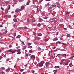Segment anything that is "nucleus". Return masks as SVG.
I'll return each instance as SVG.
<instances>
[{
	"mask_svg": "<svg viewBox=\"0 0 74 74\" xmlns=\"http://www.w3.org/2000/svg\"><path fill=\"white\" fill-rule=\"evenodd\" d=\"M55 68L56 69H58V68H59V66H55Z\"/></svg>",
	"mask_w": 74,
	"mask_h": 74,
	"instance_id": "nucleus-30",
	"label": "nucleus"
},
{
	"mask_svg": "<svg viewBox=\"0 0 74 74\" xmlns=\"http://www.w3.org/2000/svg\"><path fill=\"white\" fill-rule=\"evenodd\" d=\"M26 56L28 57V54L27 53H25V54Z\"/></svg>",
	"mask_w": 74,
	"mask_h": 74,
	"instance_id": "nucleus-40",
	"label": "nucleus"
},
{
	"mask_svg": "<svg viewBox=\"0 0 74 74\" xmlns=\"http://www.w3.org/2000/svg\"><path fill=\"white\" fill-rule=\"evenodd\" d=\"M38 36H42V34H41V33H39L38 34Z\"/></svg>",
	"mask_w": 74,
	"mask_h": 74,
	"instance_id": "nucleus-22",
	"label": "nucleus"
},
{
	"mask_svg": "<svg viewBox=\"0 0 74 74\" xmlns=\"http://www.w3.org/2000/svg\"><path fill=\"white\" fill-rule=\"evenodd\" d=\"M74 56H72L71 57V59H73V58H74Z\"/></svg>",
	"mask_w": 74,
	"mask_h": 74,
	"instance_id": "nucleus-54",
	"label": "nucleus"
},
{
	"mask_svg": "<svg viewBox=\"0 0 74 74\" xmlns=\"http://www.w3.org/2000/svg\"><path fill=\"white\" fill-rule=\"evenodd\" d=\"M27 22L29 24V22H30V20H29V19H27Z\"/></svg>",
	"mask_w": 74,
	"mask_h": 74,
	"instance_id": "nucleus-25",
	"label": "nucleus"
},
{
	"mask_svg": "<svg viewBox=\"0 0 74 74\" xmlns=\"http://www.w3.org/2000/svg\"><path fill=\"white\" fill-rule=\"evenodd\" d=\"M1 9H2V10H3V11H4V8H3V7H1Z\"/></svg>",
	"mask_w": 74,
	"mask_h": 74,
	"instance_id": "nucleus-50",
	"label": "nucleus"
},
{
	"mask_svg": "<svg viewBox=\"0 0 74 74\" xmlns=\"http://www.w3.org/2000/svg\"><path fill=\"white\" fill-rule=\"evenodd\" d=\"M67 37H70V34L67 35Z\"/></svg>",
	"mask_w": 74,
	"mask_h": 74,
	"instance_id": "nucleus-38",
	"label": "nucleus"
},
{
	"mask_svg": "<svg viewBox=\"0 0 74 74\" xmlns=\"http://www.w3.org/2000/svg\"><path fill=\"white\" fill-rule=\"evenodd\" d=\"M27 47V46H24L23 47L22 49H25Z\"/></svg>",
	"mask_w": 74,
	"mask_h": 74,
	"instance_id": "nucleus-8",
	"label": "nucleus"
},
{
	"mask_svg": "<svg viewBox=\"0 0 74 74\" xmlns=\"http://www.w3.org/2000/svg\"><path fill=\"white\" fill-rule=\"evenodd\" d=\"M32 23H33V22H36V21H35V20H34V19H32Z\"/></svg>",
	"mask_w": 74,
	"mask_h": 74,
	"instance_id": "nucleus-18",
	"label": "nucleus"
},
{
	"mask_svg": "<svg viewBox=\"0 0 74 74\" xmlns=\"http://www.w3.org/2000/svg\"><path fill=\"white\" fill-rule=\"evenodd\" d=\"M5 3L6 4H8L9 3V2L8 1H7L5 2Z\"/></svg>",
	"mask_w": 74,
	"mask_h": 74,
	"instance_id": "nucleus-49",
	"label": "nucleus"
},
{
	"mask_svg": "<svg viewBox=\"0 0 74 74\" xmlns=\"http://www.w3.org/2000/svg\"><path fill=\"white\" fill-rule=\"evenodd\" d=\"M32 25H33V26H35V25H36V24H32Z\"/></svg>",
	"mask_w": 74,
	"mask_h": 74,
	"instance_id": "nucleus-63",
	"label": "nucleus"
},
{
	"mask_svg": "<svg viewBox=\"0 0 74 74\" xmlns=\"http://www.w3.org/2000/svg\"><path fill=\"white\" fill-rule=\"evenodd\" d=\"M38 49H39V50H41V48L40 47H38Z\"/></svg>",
	"mask_w": 74,
	"mask_h": 74,
	"instance_id": "nucleus-46",
	"label": "nucleus"
},
{
	"mask_svg": "<svg viewBox=\"0 0 74 74\" xmlns=\"http://www.w3.org/2000/svg\"><path fill=\"white\" fill-rule=\"evenodd\" d=\"M65 19H69V17L68 16H67L65 17Z\"/></svg>",
	"mask_w": 74,
	"mask_h": 74,
	"instance_id": "nucleus-48",
	"label": "nucleus"
},
{
	"mask_svg": "<svg viewBox=\"0 0 74 74\" xmlns=\"http://www.w3.org/2000/svg\"><path fill=\"white\" fill-rule=\"evenodd\" d=\"M39 20H40V21H43V20H42V18H39Z\"/></svg>",
	"mask_w": 74,
	"mask_h": 74,
	"instance_id": "nucleus-61",
	"label": "nucleus"
},
{
	"mask_svg": "<svg viewBox=\"0 0 74 74\" xmlns=\"http://www.w3.org/2000/svg\"><path fill=\"white\" fill-rule=\"evenodd\" d=\"M29 53H32L33 52V51L32 50H29Z\"/></svg>",
	"mask_w": 74,
	"mask_h": 74,
	"instance_id": "nucleus-44",
	"label": "nucleus"
},
{
	"mask_svg": "<svg viewBox=\"0 0 74 74\" xmlns=\"http://www.w3.org/2000/svg\"><path fill=\"white\" fill-rule=\"evenodd\" d=\"M10 7L11 5H8V10H10Z\"/></svg>",
	"mask_w": 74,
	"mask_h": 74,
	"instance_id": "nucleus-27",
	"label": "nucleus"
},
{
	"mask_svg": "<svg viewBox=\"0 0 74 74\" xmlns=\"http://www.w3.org/2000/svg\"><path fill=\"white\" fill-rule=\"evenodd\" d=\"M24 0H19V2H22Z\"/></svg>",
	"mask_w": 74,
	"mask_h": 74,
	"instance_id": "nucleus-42",
	"label": "nucleus"
},
{
	"mask_svg": "<svg viewBox=\"0 0 74 74\" xmlns=\"http://www.w3.org/2000/svg\"><path fill=\"white\" fill-rule=\"evenodd\" d=\"M61 44H62V45H65V46H66V44L64 43H62Z\"/></svg>",
	"mask_w": 74,
	"mask_h": 74,
	"instance_id": "nucleus-36",
	"label": "nucleus"
},
{
	"mask_svg": "<svg viewBox=\"0 0 74 74\" xmlns=\"http://www.w3.org/2000/svg\"><path fill=\"white\" fill-rule=\"evenodd\" d=\"M58 44H61V42L58 41L56 43V44L57 45Z\"/></svg>",
	"mask_w": 74,
	"mask_h": 74,
	"instance_id": "nucleus-17",
	"label": "nucleus"
},
{
	"mask_svg": "<svg viewBox=\"0 0 74 74\" xmlns=\"http://www.w3.org/2000/svg\"><path fill=\"white\" fill-rule=\"evenodd\" d=\"M16 51H17V52H18L17 53V54L18 55H19V54H21V52L20 51H21V49H19L18 50H16Z\"/></svg>",
	"mask_w": 74,
	"mask_h": 74,
	"instance_id": "nucleus-4",
	"label": "nucleus"
},
{
	"mask_svg": "<svg viewBox=\"0 0 74 74\" xmlns=\"http://www.w3.org/2000/svg\"><path fill=\"white\" fill-rule=\"evenodd\" d=\"M61 56H66V54H61Z\"/></svg>",
	"mask_w": 74,
	"mask_h": 74,
	"instance_id": "nucleus-21",
	"label": "nucleus"
},
{
	"mask_svg": "<svg viewBox=\"0 0 74 74\" xmlns=\"http://www.w3.org/2000/svg\"><path fill=\"white\" fill-rule=\"evenodd\" d=\"M10 69L9 68H8L7 69H6V72H9V71H10Z\"/></svg>",
	"mask_w": 74,
	"mask_h": 74,
	"instance_id": "nucleus-14",
	"label": "nucleus"
},
{
	"mask_svg": "<svg viewBox=\"0 0 74 74\" xmlns=\"http://www.w3.org/2000/svg\"><path fill=\"white\" fill-rule=\"evenodd\" d=\"M23 8H24V6L23 5L21 7V9H20L21 11H22L23 10Z\"/></svg>",
	"mask_w": 74,
	"mask_h": 74,
	"instance_id": "nucleus-9",
	"label": "nucleus"
},
{
	"mask_svg": "<svg viewBox=\"0 0 74 74\" xmlns=\"http://www.w3.org/2000/svg\"><path fill=\"white\" fill-rule=\"evenodd\" d=\"M37 26H38V27H40V26H41V24H40V23H38L37 25Z\"/></svg>",
	"mask_w": 74,
	"mask_h": 74,
	"instance_id": "nucleus-28",
	"label": "nucleus"
},
{
	"mask_svg": "<svg viewBox=\"0 0 74 74\" xmlns=\"http://www.w3.org/2000/svg\"><path fill=\"white\" fill-rule=\"evenodd\" d=\"M21 11V10L20 9L17 8L15 10V12L16 13H18L19 12H20V11Z\"/></svg>",
	"mask_w": 74,
	"mask_h": 74,
	"instance_id": "nucleus-3",
	"label": "nucleus"
},
{
	"mask_svg": "<svg viewBox=\"0 0 74 74\" xmlns=\"http://www.w3.org/2000/svg\"><path fill=\"white\" fill-rule=\"evenodd\" d=\"M8 10H5V14H7V13H8Z\"/></svg>",
	"mask_w": 74,
	"mask_h": 74,
	"instance_id": "nucleus-11",
	"label": "nucleus"
},
{
	"mask_svg": "<svg viewBox=\"0 0 74 74\" xmlns=\"http://www.w3.org/2000/svg\"><path fill=\"white\" fill-rule=\"evenodd\" d=\"M52 7H50L48 8V10H50L51 9H52Z\"/></svg>",
	"mask_w": 74,
	"mask_h": 74,
	"instance_id": "nucleus-23",
	"label": "nucleus"
},
{
	"mask_svg": "<svg viewBox=\"0 0 74 74\" xmlns=\"http://www.w3.org/2000/svg\"><path fill=\"white\" fill-rule=\"evenodd\" d=\"M12 52V50L11 49L8 50V52Z\"/></svg>",
	"mask_w": 74,
	"mask_h": 74,
	"instance_id": "nucleus-35",
	"label": "nucleus"
},
{
	"mask_svg": "<svg viewBox=\"0 0 74 74\" xmlns=\"http://www.w3.org/2000/svg\"><path fill=\"white\" fill-rule=\"evenodd\" d=\"M13 21L14 22H17V20H16V19L15 18L13 19Z\"/></svg>",
	"mask_w": 74,
	"mask_h": 74,
	"instance_id": "nucleus-16",
	"label": "nucleus"
},
{
	"mask_svg": "<svg viewBox=\"0 0 74 74\" xmlns=\"http://www.w3.org/2000/svg\"><path fill=\"white\" fill-rule=\"evenodd\" d=\"M36 60L38 62H39L40 61V59H39V58H37Z\"/></svg>",
	"mask_w": 74,
	"mask_h": 74,
	"instance_id": "nucleus-52",
	"label": "nucleus"
},
{
	"mask_svg": "<svg viewBox=\"0 0 74 74\" xmlns=\"http://www.w3.org/2000/svg\"><path fill=\"white\" fill-rule=\"evenodd\" d=\"M49 5V3H48L47 4H45V7H47V6H48V5Z\"/></svg>",
	"mask_w": 74,
	"mask_h": 74,
	"instance_id": "nucleus-15",
	"label": "nucleus"
},
{
	"mask_svg": "<svg viewBox=\"0 0 74 74\" xmlns=\"http://www.w3.org/2000/svg\"><path fill=\"white\" fill-rule=\"evenodd\" d=\"M60 55H61V54H58L56 56V58H57V57L58 56H60Z\"/></svg>",
	"mask_w": 74,
	"mask_h": 74,
	"instance_id": "nucleus-59",
	"label": "nucleus"
},
{
	"mask_svg": "<svg viewBox=\"0 0 74 74\" xmlns=\"http://www.w3.org/2000/svg\"><path fill=\"white\" fill-rule=\"evenodd\" d=\"M23 71V70L22 69H21L20 70V71H21V72H22Z\"/></svg>",
	"mask_w": 74,
	"mask_h": 74,
	"instance_id": "nucleus-62",
	"label": "nucleus"
},
{
	"mask_svg": "<svg viewBox=\"0 0 74 74\" xmlns=\"http://www.w3.org/2000/svg\"><path fill=\"white\" fill-rule=\"evenodd\" d=\"M24 29H27V27H25Z\"/></svg>",
	"mask_w": 74,
	"mask_h": 74,
	"instance_id": "nucleus-64",
	"label": "nucleus"
},
{
	"mask_svg": "<svg viewBox=\"0 0 74 74\" xmlns=\"http://www.w3.org/2000/svg\"><path fill=\"white\" fill-rule=\"evenodd\" d=\"M43 1V0H40L39 1V2L38 3V4H40L42 1Z\"/></svg>",
	"mask_w": 74,
	"mask_h": 74,
	"instance_id": "nucleus-12",
	"label": "nucleus"
},
{
	"mask_svg": "<svg viewBox=\"0 0 74 74\" xmlns=\"http://www.w3.org/2000/svg\"><path fill=\"white\" fill-rule=\"evenodd\" d=\"M3 22H4V23H2V24H4V23H5V21L4 20Z\"/></svg>",
	"mask_w": 74,
	"mask_h": 74,
	"instance_id": "nucleus-55",
	"label": "nucleus"
},
{
	"mask_svg": "<svg viewBox=\"0 0 74 74\" xmlns=\"http://www.w3.org/2000/svg\"><path fill=\"white\" fill-rule=\"evenodd\" d=\"M1 69H5V68H4V67H2L1 68Z\"/></svg>",
	"mask_w": 74,
	"mask_h": 74,
	"instance_id": "nucleus-60",
	"label": "nucleus"
},
{
	"mask_svg": "<svg viewBox=\"0 0 74 74\" xmlns=\"http://www.w3.org/2000/svg\"><path fill=\"white\" fill-rule=\"evenodd\" d=\"M29 3H30V2H27L26 4L27 5H29Z\"/></svg>",
	"mask_w": 74,
	"mask_h": 74,
	"instance_id": "nucleus-47",
	"label": "nucleus"
},
{
	"mask_svg": "<svg viewBox=\"0 0 74 74\" xmlns=\"http://www.w3.org/2000/svg\"><path fill=\"white\" fill-rule=\"evenodd\" d=\"M49 21L50 23H52V22L53 21H52V20H51V18L49 20Z\"/></svg>",
	"mask_w": 74,
	"mask_h": 74,
	"instance_id": "nucleus-29",
	"label": "nucleus"
},
{
	"mask_svg": "<svg viewBox=\"0 0 74 74\" xmlns=\"http://www.w3.org/2000/svg\"><path fill=\"white\" fill-rule=\"evenodd\" d=\"M42 16H44L45 15V13H42Z\"/></svg>",
	"mask_w": 74,
	"mask_h": 74,
	"instance_id": "nucleus-43",
	"label": "nucleus"
},
{
	"mask_svg": "<svg viewBox=\"0 0 74 74\" xmlns=\"http://www.w3.org/2000/svg\"><path fill=\"white\" fill-rule=\"evenodd\" d=\"M51 55H52V52L51 51L49 52V56H50Z\"/></svg>",
	"mask_w": 74,
	"mask_h": 74,
	"instance_id": "nucleus-34",
	"label": "nucleus"
},
{
	"mask_svg": "<svg viewBox=\"0 0 74 74\" xmlns=\"http://www.w3.org/2000/svg\"><path fill=\"white\" fill-rule=\"evenodd\" d=\"M16 50L12 51V53H15V52H16Z\"/></svg>",
	"mask_w": 74,
	"mask_h": 74,
	"instance_id": "nucleus-32",
	"label": "nucleus"
},
{
	"mask_svg": "<svg viewBox=\"0 0 74 74\" xmlns=\"http://www.w3.org/2000/svg\"><path fill=\"white\" fill-rule=\"evenodd\" d=\"M60 22H63V20L62 19H61L60 20Z\"/></svg>",
	"mask_w": 74,
	"mask_h": 74,
	"instance_id": "nucleus-20",
	"label": "nucleus"
},
{
	"mask_svg": "<svg viewBox=\"0 0 74 74\" xmlns=\"http://www.w3.org/2000/svg\"><path fill=\"white\" fill-rule=\"evenodd\" d=\"M53 72L54 73V74H55V73L57 72V71H56V70H55L53 71Z\"/></svg>",
	"mask_w": 74,
	"mask_h": 74,
	"instance_id": "nucleus-26",
	"label": "nucleus"
},
{
	"mask_svg": "<svg viewBox=\"0 0 74 74\" xmlns=\"http://www.w3.org/2000/svg\"><path fill=\"white\" fill-rule=\"evenodd\" d=\"M43 19H48V17L45 16L44 17H43Z\"/></svg>",
	"mask_w": 74,
	"mask_h": 74,
	"instance_id": "nucleus-24",
	"label": "nucleus"
},
{
	"mask_svg": "<svg viewBox=\"0 0 74 74\" xmlns=\"http://www.w3.org/2000/svg\"><path fill=\"white\" fill-rule=\"evenodd\" d=\"M33 8H37V6L35 5H34L33 7Z\"/></svg>",
	"mask_w": 74,
	"mask_h": 74,
	"instance_id": "nucleus-37",
	"label": "nucleus"
},
{
	"mask_svg": "<svg viewBox=\"0 0 74 74\" xmlns=\"http://www.w3.org/2000/svg\"><path fill=\"white\" fill-rule=\"evenodd\" d=\"M53 58H55V54L53 55Z\"/></svg>",
	"mask_w": 74,
	"mask_h": 74,
	"instance_id": "nucleus-58",
	"label": "nucleus"
},
{
	"mask_svg": "<svg viewBox=\"0 0 74 74\" xmlns=\"http://www.w3.org/2000/svg\"><path fill=\"white\" fill-rule=\"evenodd\" d=\"M29 48H33V47H32V46H29L28 47Z\"/></svg>",
	"mask_w": 74,
	"mask_h": 74,
	"instance_id": "nucleus-45",
	"label": "nucleus"
},
{
	"mask_svg": "<svg viewBox=\"0 0 74 74\" xmlns=\"http://www.w3.org/2000/svg\"><path fill=\"white\" fill-rule=\"evenodd\" d=\"M40 45H44V44L43 43H40Z\"/></svg>",
	"mask_w": 74,
	"mask_h": 74,
	"instance_id": "nucleus-57",
	"label": "nucleus"
},
{
	"mask_svg": "<svg viewBox=\"0 0 74 74\" xmlns=\"http://www.w3.org/2000/svg\"><path fill=\"white\" fill-rule=\"evenodd\" d=\"M56 3L57 6V7H58V8H60V5L59 3L58 2H56Z\"/></svg>",
	"mask_w": 74,
	"mask_h": 74,
	"instance_id": "nucleus-5",
	"label": "nucleus"
},
{
	"mask_svg": "<svg viewBox=\"0 0 74 74\" xmlns=\"http://www.w3.org/2000/svg\"><path fill=\"white\" fill-rule=\"evenodd\" d=\"M45 63L44 61H41L40 63L39 64V67H41L43 66V64Z\"/></svg>",
	"mask_w": 74,
	"mask_h": 74,
	"instance_id": "nucleus-1",
	"label": "nucleus"
},
{
	"mask_svg": "<svg viewBox=\"0 0 74 74\" xmlns=\"http://www.w3.org/2000/svg\"><path fill=\"white\" fill-rule=\"evenodd\" d=\"M21 35H18V36H17L16 37L17 38H19L20 37H21Z\"/></svg>",
	"mask_w": 74,
	"mask_h": 74,
	"instance_id": "nucleus-19",
	"label": "nucleus"
},
{
	"mask_svg": "<svg viewBox=\"0 0 74 74\" xmlns=\"http://www.w3.org/2000/svg\"><path fill=\"white\" fill-rule=\"evenodd\" d=\"M44 23H41V25H44Z\"/></svg>",
	"mask_w": 74,
	"mask_h": 74,
	"instance_id": "nucleus-51",
	"label": "nucleus"
},
{
	"mask_svg": "<svg viewBox=\"0 0 74 74\" xmlns=\"http://www.w3.org/2000/svg\"><path fill=\"white\" fill-rule=\"evenodd\" d=\"M65 60H65V59H62V60H61V62H62L63 63V62H64V61H65Z\"/></svg>",
	"mask_w": 74,
	"mask_h": 74,
	"instance_id": "nucleus-33",
	"label": "nucleus"
},
{
	"mask_svg": "<svg viewBox=\"0 0 74 74\" xmlns=\"http://www.w3.org/2000/svg\"><path fill=\"white\" fill-rule=\"evenodd\" d=\"M70 14V12H66V14Z\"/></svg>",
	"mask_w": 74,
	"mask_h": 74,
	"instance_id": "nucleus-39",
	"label": "nucleus"
},
{
	"mask_svg": "<svg viewBox=\"0 0 74 74\" xmlns=\"http://www.w3.org/2000/svg\"><path fill=\"white\" fill-rule=\"evenodd\" d=\"M31 58H34V59H35L36 57H35V56L32 55L30 57Z\"/></svg>",
	"mask_w": 74,
	"mask_h": 74,
	"instance_id": "nucleus-10",
	"label": "nucleus"
},
{
	"mask_svg": "<svg viewBox=\"0 0 74 74\" xmlns=\"http://www.w3.org/2000/svg\"><path fill=\"white\" fill-rule=\"evenodd\" d=\"M55 41H57L58 40V38H55L54 39Z\"/></svg>",
	"mask_w": 74,
	"mask_h": 74,
	"instance_id": "nucleus-41",
	"label": "nucleus"
},
{
	"mask_svg": "<svg viewBox=\"0 0 74 74\" xmlns=\"http://www.w3.org/2000/svg\"><path fill=\"white\" fill-rule=\"evenodd\" d=\"M27 45L29 46V45H32V43H27Z\"/></svg>",
	"mask_w": 74,
	"mask_h": 74,
	"instance_id": "nucleus-31",
	"label": "nucleus"
},
{
	"mask_svg": "<svg viewBox=\"0 0 74 74\" xmlns=\"http://www.w3.org/2000/svg\"><path fill=\"white\" fill-rule=\"evenodd\" d=\"M52 7H56V4H53L51 5Z\"/></svg>",
	"mask_w": 74,
	"mask_h": 74,
	"instance_id": "nucleus-13",
	"label": "nucleus"
},
{
	"mask_svg": "<svg viewBox=\"0 0 74 74\" xmlns=\"http://www.w3.org/2000/svg\"><path fill=\"white\" fill-rule=\"evenodd\" d=\"M51 20L52 21H58V19L56 18H51Z\"/></svg>",
	"mask_w": 74,
	"mask_h": 74,
	"instance_id": "nucleus-6",
	"label": "nucleus"
},
{
	"mask_svg": "<svg viewBox=\"0 0 74 74\" xmlns=\"http://www.w3.org/2000/svg\"><path fill=\"white\" fill-rule=\"evenodd\" d=\"M65 66L66 65H68L69 64V63L70 62V61L68 60H65Z\"/></svg>",
	"mask_w": 74,
	"mask_h": 74,
	"instance_id": "nucleus-2",
	"label": "nucleus"
},
{
	"mask_svg": "<svg viewBox=\"0 0 74 74\" xmlns=\"http://www.w3.org/2000/svg\"><path fill=\"white\" fill-rule=\"evenodd\" d=\"M16 33H14V37H15V36H16Z\"/></svg>",
	"mask_w": 74,
	"mask_h": 74,
	"instance_id": "nucleus-53",
	"label": "nucleus"
},
{
	"mask_svg": "<svg viewBox=\"0 0 74 74\" xmlns=\"http://www.w3.org/2000/svg\"><path fill=\"white\" fill-rule=\"evenodd\" d=\"M14 18H16V17H17V16L16 15H14Z\"/></svg>",
	"mask_w": 74,
	"mask_h": 74,
	"instance_id": "nucleus-56",
	"label": "nucleus"
},
{
	"mask_svg": "<svg viewBox=\"0 0 74 74\" xmlns=\"http://www.w3.org/2000/svg\"><path fill=\"white\" fill-rule=\"evenodd\" d=\"M49 64H50L48 62H47L46 63V67H48V66Z\"/></svg>",
	"mask_w": 74,
	"mask_h": 74,
	"instance_id": "nucleus-7",
	"label": "nucleus"
}]
</instances>
